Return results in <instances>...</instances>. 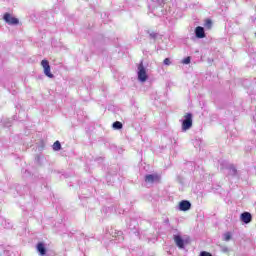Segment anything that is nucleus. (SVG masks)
<instances>
[{
  "label": "nucleus",
  "instance_id": "4",
  "mask_svg": "<svg viewBox=\"0 0 256 256\" xmlns=\"http://www.w3.org/2000/svg\"><path fill=\"white\" fill-rule=\"evenodd\" d=\"M41 65L44 69V75H46V77H49V79H53L54 75L53 73H51V65H49V61L42 60Z\"/></svg>",
  "mask_w": 256,
  "mask_h": 256
},
{
  "label": "nucleus",
  "instance_id": "14",
  "mask_svg": "<svg viewBox=\"0 0 256 256\" xmlns=\"http://www.w3.org/2000/svg\"><path fill=\"white\" fill-rule=\"evenodd\" d=\"M227 169L229 170V175H232V176L237 175V168H235V166L229 165Z\"/></svg>",
  "mask_w": 256,
  "mask_h": 256
},
{
  "label": "nucleus",
  "instance_id": "21",
  "mask_svg": "<svg viewBox=\"0 0 256 256\" xmlns=\"http://www.w3.org/2000/svg\"><path fill=\"white\" fill-rule=\"evenodd\" d=\"M211 25H212L211 20H207L205 23V27H207L208 29H211Z\"/></svg>",
  "mask_w": 256,
  "mask_h": 256
},
{
  "label": "nucleus",
  "instance_id": "3",
  "mask_svg": "<svg viewBox=\"0 0 256 256\" xmlns=\"http://www.w3.org/2000/svg\"><path fill=\"white\" fill-rule=\"evenodd\" d=\"M147 79H148L147 70L145 69V66H143V62H141L138 65V81H140L141 83H145Z\"/></svg>",
  "mask_w": 256,
  "mask_h": 256
},
{
  "label": "nucleus",
  "instance_id": "9",
  "mask_svg": "<svg viewBox=\"0 0 256 256\" xmlns=\"http://www.w3.org/2000/svg\"><path fill=\"white\" fill-rule=\"evenodd\" d=\"M174 241L179 249H185V240L180 235H174Z\"/></svg>",
  "mask_w": 256,
  "mask_h": 256
},
{
  "label": "nucleus",
  "instance_id": "11",
  "mask_svg": "<svg viewBox=\"0 0 256 256\" xmlns=\"http://www.w3.org/2000/svg\"><path fill=\"white\" fill-rule=\"evenodd\" d=\"M112 237H114V241H117V243H121V241H123L124 237H123V232L119 231V230H115L114 232H112Z\"/></svg>",
  "mask_w": 256,
  "mask_h": 256
},
{
  "label": "nucleus",
  "instance_id": "5",
  "mask_svg": "<svg viewBox=\"0 0 256 256\" xmlns=\"http://www.w3.org/2000/svg\"><path fill=\"white\" fill-rule=\"evenodd\" d=\"M3 19L7 25H19V19L13 17L9 13H5L3 16Z\"/></svg>",
  "mask_w": 256,
  "mask_h": 256
},
{
  "label": "nucleus",
  "instance_id": "16",
  "mask_svg": "<svg viewBox=\"0 0 256 256\" xmlns=\"http://www.w3.org/2000/svg\"><path fill=\"white\" fill-rule=\"evenodd\" d=\"M53 150L54 151H61V142H59V141L54 142Z\"/></svg>",
  "mask_w": 256,
  "mask_h": 256
},
{
  "label": "nucleus",
  "instance_id": "19",
  "mask_svg": "<svg viewBox=\"0 0 256 256\" xmlns=\"http://www.w3.org/2000/svg\"><path fill=\"white\" fill-rule=\"evenodd\" d=\"M222 253H229V248L227 246H220Z\"/></svg>",
  "mask_w": 256,
  "mask_h": 256
},
{
  "label": "nucleus",
  "instance_id": "17",
  "mask_svg": "<svg viewBox=\"0 0 256 256\" xmlns=\"http://www.w3.org/2000/svg\"><path fill=\"white\" fill-rule=\"evenodd\" d=\"M148 34H149V37L150 39H157V37L159 36V34L157 32H151V31H148Z\"/></svg>",
  "mask_w": 256,
  "mask_h": 256
},
{
  "label": "nucleus",
  "instance_id": "15",
  "mask_svg": "<svg viewBox=\"0 0 256 256\" xmlns=\"http://www.w3.org/2000/svg\"><path fill=\"white\" fill-rule=\"evenodd\" d=\"M223 241H231L233 234L231 232H226L222 235Z\"/></svg>",
  "mask_w": 256,
  "mask_h": 256
},
{
  "label": "nucleus",
  "instance_id": "13",
  "mask_svg": "<svg viewBox=\"0 0 256 256\" xmlns=\"http://www.w3.org/2000/svg\"><path fill=\"white\" fill-rule=\"evenodd\" d=\"M113 129L119 131L120 129H123V123L120 121H116L112 124Z\"/></svg>",
  "mask_w": 256,
  "mask_h": 256
},
{
  "label": "nucleus",
  "instance_id": "7",
  "mask_svg": "<svg viewBox=\"0 0 256 256\" xmlns=\"http://www.w3.org/2000/svg\"><path fill=\"white\" fill-rule=\"evenodd\" d=\"M191 209V202L189 200H182L179 203V211H189Z\"/></svg>",
  "mask_w": 256,
  "mask_h": 256
},
{
  "label": "nucleus",
  "instance_id": "10",
  "mask_svg": "<svg viewBox=\"0 0 256 256\" xmlns=\"http://www.w3.org/2000/svg\"><path fill=\"white\" fill-rule=\"evenodd\" d=\"M159 181V176L157 174H148L145 176V182L153 184L155 182Z\"/></svg>",
  "mask_w": 256,
  "mask_h": 256
},
{
  "label": "nucleus",
  "instance_id": "8",
  "mask_svg": "<svg viewBox=\"0 0 256 256\" xmlns=\"http://www.w3.org/2000/svg\"><path fill=\"white\" fill-rule=\"evenodd\" d=\"M195 36L197 39H205V28L197 26L195 28Z\"/></svg>",
  "mask_w": 256,
  "mask_h": 256
},
{
  "label": "nucleus",
  "instance_id": "18",
  "mask_svg": "<svg viewBox=\"0 0 256 256\" xmlns=\"http://www.w3.org/2000/svg\"><path fill=\"white\" fill-rule=\"evenodd\" d=\"M182 63L184 65H189V63H191V57H186L183 59Z\"/></svg>",
  "mask_w": 256,
  "mask_h": 256
},
{
  "label": "nucleus",
  "instance_id": "2",
  "mask_svg": "<svg viewBox=\"0 0 256 256\" xmlns=\"http://www.w3.org/2000/svg\"><path fill=\"white\" fill-rule=\"evenodd\" d=\"M154 3H157V7L153 8V6H149V8L152 10V13L156 15V17H163L165 15V11H163V3H165V0H152Z\"/></svg>",
  "mask_w": 256,
  "mask_h": 256
},
{
  "label": "nucleus",
  "instance_id": "12",
  "mask_svg": "<svg viewBox=\"0 0 256 256\" xmlns=\"http://www.w3.org/2000/svg\"><path fill=\"white\" fill-rule=\"evenodd\" d=\"M37 251L41 255H46L47 254V248H45V244H43V242H39L37 244Z\"/></svg>",
  "mask_w": 256,
  "mask_h": 256
},
{
  "label": "nucleus",
  "instance_id": "1",
  "mask_svg": "<svg viewBox=\"0 0 256 256\" xmlns=\"http://www.w3.org/2000/svg\"><path fill=\"white\" fill-rule=\"evenodd\" d=\"M182 123V131H189L193 127V114L187 113L184 115L183 119L181 120Z\"/></svg>",
  "mask_w": 256,
  "mask_h": 256
},
{
  "label": "nucleus",
  "instance_id": "6",
  "mask_svg": "<svg viewBox=\"0 0 256 256\" xmlns=\"http://www.w3.org/2000/svg\"><path fill=\"white\" fill-rule=\"evenodd\" d=\"M240 220L242 223H245V225H249V223L253 221V216L249 212H244L240 215Z\"/></svg>",
  "mask_w": 256,
  "mask_h": 256
},
{
  "label": "nucleus",
  "instance_id": "20",
  "mask_svg": "<svg viewBox=\"0 0 256 256\" xmlns=\"http://www.w3.org/2000/svg\"><path fill=\"white\" fill-rule=\"evenodd\" d=\"M163 64L167 66L171 65V59L169 58L164 59Z\"/></svg>",
  "mask_w": 256,
  "mask_h": 256
}]
</instances>
